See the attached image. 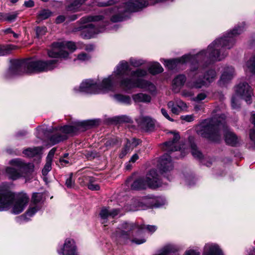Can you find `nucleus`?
<instances>
[{
    "mask_svg": "<svg viewBox=\"0 0 255 255\" xmlns=\"http://www.w3.org/2000/svg\"><path fill=\"white\" fill-rule=\"evenodd\" d=\"M17 13L16 12H12L11 13H8L4 16V19L9 22H12L15 20L17 17Z\"/></svg>",
    "mask_w": 255,
    "mask_h": 255,
    "instance_id": "ea45409f",
    "label": "nucleus"
},
{
    "mask_svg": "<svg viewBox=\"0 0 255 255\" xmlns=\"http://www.w3.org/2000/svg\"><path fill=\"white\" fill-rule=\"evenodd\" d=\"M204 52L198 53L195 55L190 54H185L179 58L171 60H164V65L170 70H177L181 69L183 65L187 62L192 63L193 60L200 57L204 54Z\"/></svg>",
    "mask_w": 255,
    "mask_h": 255,
    "instance_id": "9d476101",
    "label": "nucleus"
},
{
    "mask_svg": "<svg viewBox=\"0 0 255 255\" xmlns=\"http://www.w3.org/2000/svg\"><path fill=\"white\" fill-rule=\"evenodd\" d=\"M99 123L100 120L98 119L89 120L76 122L72 126H65L56 128L50 137L49 140L52 144L54 145L66 139L67 134L84 131L89 128L98 125Z\"/></svg>",
    "mask_w": 255,
    "mask_h": 255,
    "instance_id": "423d86ee",
    "label": "nucleus"
},
{
    "mask_svg": "<svg viewBox=\"0 0 255 255\" xmlns=\"http://www.w3.org/2000/svg\"><path fill=\"white\" fill-rule=\"evenodd\" d=\"M56 148H53L51 149L50 151L49 152V153L46 157V161H48L50 162H52L53 157L54 156V155L55 154V152L56 151Z\"/></svg>",
    "mask_w": 255,
    "mask_h": 255,
    "instance_id": "49530a36",
    "label": "nucleus"
},
{
    "mask_svg": "<svg viewBox=\"0 0 255 255\" xmlns=\"http://www.w3.org/2000/svg\"><path fill=\"white\" fill-rule=\"evenodd\" d=\"M88 180L90 181V183L88 185V187L91 190H98L100 189V186L97 184H95L92 181V178L88 177Z\"/></svg>",
    "mask_w": 255,
    "mask_h": 255,
    "instance_id": "79ce46f5",
    "label": "nucleus"
},
{
    "mask_svg": "<svg viewBox=\"0 0 255 255\" xmlns=\"http://www.w3.org/2000/svg\"><path fill=\"white\" fill-rule=\"evenodd\" d=\"M77 16L75 14L73 15L71 18V20H74L77 18Z\"/></svg>",
    "mask_w": 255,
    "mask_h": 255,
    "instance_id": "0e129e2a",
    "label": "nucleus"
},
{
    "mask_svg": "<svg viewBox=\"0 0 255 255\" xmlns=\"http://www.w3.org/2000/svg\"><path fill=\"white\" fill-rule=\"evenodd\" d=\"M139 143V140L132 138L131 140H128L126 145L131 151L136 147Z\"/></svg>",
    "mask_w": 255,
    "mask_h": 255,
    "instance_id": "72a5a7b5",
    "label": "nucleus"
},
{
    "mask_svg": "<svg viewBox=\"0 0 255 255\" xmlns=\"http://www.w3.org/2000/svg\"><path fill=\"white\" fill-rule=\"evenodd\" d=\"M60 162H61L62 163H64V164H68L69 163V161L67 160H65L64 159H60Z\"/></svg>",
    "mask_w": 255,
    "mask_h": 255,
    "instance_id": "052dcab7",
    "label": "nucleus"
},
{
    "mask_svg": "<svg viewBox=\"0 0 255 255\" xmlns=\"http://www.w3.org/2000/svg\"><path fill=\"white\" fill-rule=\"evenodd\" d=\"M65 19V17L63 15H59L56 19V22L57 23H60L63 22Z\"/></svg>",
    "mask_w": 255,
    "mask_h": 255,
    "instance_id": "6e6d98bb",
    "label": "nucleus"
},
{
    "mask_svg": "<svg viewBox=\"0 0 255 255\" xmlns=\"http://www.w3.org/2000/svg\"><path fill=\"white\" fill-rule=\"evenodd\" d=\"M224 115H216L214 117L204 120L196 128V131L199 135L211 140L217 141L221 137V132L224 133L226 143L232 146H236L240 139L225 124Z\"/></svg>",
    "mask_w": 255,
    "mask_h": 255,
    "instance_id": "7ed1b4c3",
    "label": "nucleus"
},
{
    "mask_svg": "<svg viewBox=\"0 0 255 255\" xmlns=\"http://www.w3.org/2000/svg\"><path fill=\"white\" fill-rule=\"evenodd\" d=\"M139 157L137 154H134L130 159L129 161L132 162L133 163L135 162L138 159Z\"/></svg>",
    "mask_w": 255,
    "mask_h": 255,
    "instance_id": "13d9d810",
    "label": "nucleus"
},
{
    "mask_svg": "<svg viewBox=\"0 0 255 255\" xmlns=\"http://www.w3.org/2000/svg\"><path fill=\"white\" fill-rule=\"evenodd\" d=\"M118 121L121 123H129L131 119L128 116H122L117 118Z\"/></svg>",
    "mask_w": 255,
    "mask_h": 255,
    "instance_id": "a18cd8bd",
    "label": "nucleus"
},
{
    "mask_svg": "<svg viewBox=\"0 0 255 255\" xmlns=\"http://www.w3.org/2000/svg\"><path fill=\"white\" fill-rule=\"evenodd\" d=\"M236 94L244 99L248 104L251 103L252 90L248 83L244 82L239 84L236 88Z\"/></svg>",
    "mask_w": 255,
    "mask_h": 255,
    "instance_id": "4468645a",
    "label": "nucleus"
},
{
    "mask_svg": "<svg viewBox=\"0 0 255 255\" xmlns=\"http://www.w3.org/2000/svg\"><path fill=\"white\" fill-rule=\"evenodd\" d=\"M130 72L131 76L138 78L143 77L147 75V71L145 69L138 68Z\"/></svg>",
    "mask_w": 255,
    "mask_h": 255,
    "instance_id": "473e14b6",
    "label": "nucleus"
},
{
    "mask_svg": "<svg viewBox=\"0 0 255 255\" xmlns=\"http://www.w3.org/2000/svg\"><path fill=\"white\" fill-rule=\"evenodd\" d=\"M117 142V140L114 139V138H112V139H109V140H108L107 141H106V142H105V145L107 146V147H109V146H112L114 144H115Z\"/></svg>",
    "mask_w": 255,
    "mask_h": 255,
    "instance_id": "5fc2aeb1",
    "label": "nucleus"
},
{
    "mask_svg": "<svg viewBox=\"0 0 255 255\" xmlns=\"http://www.w3.org/2000/svg\"><path fill=\"white\" fill-rule=\"evenodd\" d=\"M203 255H222V253L217 245L207 243L204 247Z\"/></svg>",
    "mask_w": 255,
    "mask_h": 255,
    "instance_id": "aec40b11",
    "label": "nucleus"
},
{
    "mask_svg": "<svg viewBox=\"0 0 255 255\" xmlns=\"http://www.w3.org/2000/svg\"><path fill=\"white\" fill-rule=\"evenodd\" d=\"M131 150L128 148V147L125 145L124 148L122 150L121 152L120 153L119 156L120 158H123L128 152Z\"/></svg>",
    "mask_w": 255,
    "mask_h": 255,
    "instance_id": "8fccbe9b",
    "label": "nucleus"
},
{
    "mask_svg": "<svg viewBox=\"0 0 255 255\" xmlns=\"http://www.w3.org/2000/svg\"><path fill=\"white\" fill-rule=\"evenodd\" d=\"M181 119L187 122H191L194 121V117L193 115L182 116Z\"/></svg>",
    "mask_w": 255,
    "mask_h": 255,
    "instance_id": "de8ad7c7",
    "label": "nucleus"
},
{
    "mask_svg": "<svg viewBox=\"0 0 255 255\" xmlns=\"http://www.w3.org/2000/svg\"><path fill=\"white\" fill-rule=\"evenodd\" d=\"M161 112L162 115L166 119H167V120H168L170 121H173V120L170 117V116H169V115L167 113V111L165 109L162 108L161 109Z\"/></svg>",
    "mask_w": 255,
    "mask_h": 255,
    "instance_id": "603ef678",
    "label": "nucleus"
},
{
    "mask_svg": "<svg viewBox=\"0 0 255 255\" xmlns=\"http://www.w3.org/2000/svg\"><path fill=\"white\" fill-rule=\"evenodd\" d=\"M59 60L54 59L48 61L28 59L14 61L9 68L7 76L11 77L23 74H32L46 72L57 67Z\"/></svg>",
    "mask_w": 255,
    "mask_h": 255,
    "instance_id": "39448f33",
    "label": "nucleus"
},
{
    "mask_svg": "<svg viewBox=\"0 0 255 255\" xmlns=\"http://www.w3.org/2000/svg\"><path fill=\"white\" fill-rule=\"evenodd\" d=\"M105 29L104 27L97 28L92 24H88L83 29L84 32H87L83 36L86 38H90L95 34L104 32Z\"/></svg>",
    "mask_w": 255,
    "mask_h": 255,
    "instance_id": "412c9836",
    "label": "nucleus"
},
{
    "mask_svg": "<svg viewBox=\"0 0 255 255\" xmlns=\"http://www.w3.org/2000/svg\"><path fill=\"white\" fill-rule=\"evenodd\" d=\"M9 164L13 167H7L5 168V172L9 178L12 180H16L22 175V172L29 168L32 170L33 165L32 164H26L20 159L16 158L9 161Z\"/></svg>",
    "mask_w": 255,
    "mask_h": 255,
    "instance_id": "1a4fd4ad",
    "label": "nucleus"
},
{
    "mask_svg": "<svg viewBox=\"0 0 255 255\" xmlns=\"http://www.w3.org/2000/svg\"><path fill=\"white\" fill-rule=\"evenodd\" d=\"M128 64L125 61H121L116 67L113 74L103 79L101 83L93 80L87 79L83 81L78 87L74 89L76 93L96 94L104 93L112 91L115 83L119 82L120 87L125 91L135 88H144L148 86L150 90L153 87L148 82L143 80L135 81L130 78H123V76L129 71Z\"/></svg>",
    "mask_w": 255,
    "mask_h": 255,
    "instance_id": "f03ea898",
    "label": "nucleus"
},
{
    "mask_svg": "<svg viewBox=\"0 0 255 255\" xmlns=\"http://www.w3.org/2000/svg\"><path fill=\"white\" fill-rule=\"evenodd\" d=\"M42 147H34L28 148L23 150V153L27 157H32L36 155H40L42 153Z\"/></svg>",
    "mask_w": 255,
    "mask_h": 255,
    "instance_id": "bb28decb",
    "label": "nucleus"
},
{
    "mask_svg": "<svg viewBox=\"0 0 255 255\" xmlns=\"http://www.w3.org/2000/svg\"><path fill=\"white\" fill-rule=\"evenodd\" d=\"M168 108L175 115H179L182 111L186 110L188 107L187 104L179 99H174L173 101L167 103Z\"/></svg>",
    "mask_w": 255,
    "mask_h": 255,
    "instance_id": "f3484780",
    "label": "nucleus"
},
{
    "mask_svg": "<svg viewBox=\"0 0 255 255\" xmlns=\"http://www.w3.org/2000/svg\"><path fill=\"white\" fill-rule=\"evenodd\" d=\"M149 72L152 75H156L163 71V69L158 62H152L148 67Z\"/></svg>",
    "mask_w": 255,
    "mask_h": 255,
    "instance_id": "c85d7f7f",
    "label": "nucleus"
},
{
    "mask_svg": "<svg viewBox=\"0 0 255 255\" xmlns=\"http://www.w3.org/2000/svg\"><path fill=\"white\" fill-rule=\"evenodd\" d=\"M161 186L156 171L152 169L147 173L145 178H139L134 180L131 188L133 190H140L145 189L147 186L155 188Z\"/></svg>",
    "mask_w": 255,
    "mask_h": 255,
    "instance_id": "0eeeda50",
    "label": "nucleus"
},
{
    "mask_svg": "<svg viewBox=\"0 0 255 255\" xmlns=\"http://www.w3.org/2000/svg\"><path fill=\"white\" fill-rule=\"evenodd\" d=\"M180 136L179 134L174 133L172 140L164 143L162 145V149L168 152L180 150L181 147L179 146L178 142Z\"/></svg>",
    "mask_w": 255,
    "mask_h": 255,
    "instance_id": "a211bd4d",
    "label": "nucleus"
},
{
    "mask_svg": "<svg viewBox=\"0 0 255 255\" xmlns=\"http://www.w3.org/2000/svg\"><path fill=\"white\" fill-rule=\"evenodd\" d=\"M141 125L146 130H151L154 126V120L149 117H141L140 118Z\"/></svg>",
    "mask_w": 255,
    "mask_h": 255,
    "instance_id": "cd10ccee",
    "label": "nucleus"
},
{
    "mask_svg": "<svg viewBox=\"0 0 255 255\" xmlns=\"http://www.w3.org/2000/svg\"><path fill=\"white\" fill-rule=\"evenodd\" d=\"M246 70H249L251 72L255 74V54L246 63L245 65Z\"/></svg>",
    "mask_w": 255,
    "mask_h": 255,
    "instance_id": "7c9ffc66",
    "label": "nucleus"
},
{
    "mask_svg": "<svg viewBox=\"0 0 255 255\" xmlns=\"http://www.w3.org/2000/svg\"><path fill=\"white\" fill-rule=\"evenodd\" d=\"M65 184L68 188H72L74 185V181L72 179V174L66 179Z\"/></svg>",
    "mask_w": 255,
    "mask_h": 255,
    "instance_id": "c03bdc74",
    "label": "nucleus"
},
{
    "mask_svg": "<svg viewBox=\"0 0 255 255\" xmlns=\"http://www.w3.org/2000/svg\"><path fill=\"white\" fill-rule=\"evenodd\" d=\"M51 15V12L48 9L41 10L38 14V19L44 20L48 18Z\"/></svg>",
    "mask_w": 255,
    "mask_h": 255,
    "instance_id": "f704fd0d",
    "label": "nucleus"
},
{
    "mask_svg": "<svg viewBox=\"0 0 255 255\" xmlns=\"http://www.w3.org/2000/svg\"><path fill=\"white\" fill-rule=\"evenodd\" d=\"M234 75V70L232 66L225 67L221 76V83L224 84L228 82L233 78Z\"/></svg>",
    "mask_w": 255,
    "mask_h": 255,
    "instance_id": "5701e85b",
    "label": "nucleus"
},
{
    "mask_svg": "<svg viewBox=\"0 0 255 255\" xmlns=\"http://www.w3.org/2000/svg\"><path fill=\"white\" fill-rule=\"evenodd\" d=\"M207 97V95L204 93H201L199 94L196 97L193 99V100L195 102H200Z\"/></svg>",
    "mask_w": 255,
    "mask_h": 255,
    "instance_id": "37998d69",
    "label": "nucleus"
},
{
    "mask_svg": "<svg viewBox=\"0 0 255 255\" xmlns=\"http://www.w3.org/2000/svg\"><path fill=\"white\" fill-rule=\"evenodd\" d=\"M24 5L27 7H31L34 5V2L31 0H29L24 2Z\"/></svg>",
    "mask_w": 255,
    "mask_h": 255,
    "instance_id": "4d7b16f0",
    "label": "nucleus"
},
{
    "mask_svg": "<svg viewBox=\"0 0 255 255\" xmlns=\"http://www.w3.org/2000/svg\"><path fill=\"white\" fill-rule=\"evenodd\" d=\"M245 23L241 26L235 27L232 31L227 33L223 37L216 39L208 47L206 50H202L199 53L204 52L200 57L193 60L191 65V71L196 74L204 73L203 78L188 81L186 86L190 88L199 89L203 87H207L212 83L217 77V73L213 69H207L206 65L202 63V61H220L224 59L227 55V49L232 48L235 43V37L240 34L244 30Z\"/></svg>",
    "mask_w": 255,
    "mask_h": 255,
    "instance_id": "f257e3e1",
    "label": "nucleus"
},
{
    "mask_svg": "<svg viewBox=\"0 0 255 255\" xmlns=\"http://www.w3.org/2000/svg\"><path fill=\"white\" fill-rule=\"evenodd\" d=\"M186 80V77L184 75L177 76L172 81L173 90L175 92H178L184 84Z\"/></svg>",
    "mask_w": 255,
    "mask_h": 255,
    "instance_id": "b1692460",
    "label": "nucleus"
},
{
    "mask_svg": "<svg viewBox=\"0 0 255 255\" xmlns=\"http://www.w3.org/2000/svg\"><path fill=\"white\" fill-rule=\"evenodd\" d=\"M114 98L117 101L124 104H130L131 103V99L128 96L116 94L114 96Z\"/></svg>",
    "mask_w": 255,
    "mask_h": 255,
    "instance_id": "2f4dec72",
    "label": "nucleus"
},
{
    "mask_svg": "<svg viewBox=\"0 0 255 255\" xmlns=\"http://www.w3.org/2000/svg\"><path fill=\"white\" fill-rule=\"evenodd\" d=\"M12 32V30L10 28L6 29L5 30V32L6 33H7V34H8V33H11Z\"/></svg>",
    "mask_w": 255,
    "mask_h": 255,
    "instance_id": "e2e57ef3",
    "label": "nucleus"
},
{
    "mask_svg": "<svg viewBox=\"0 0 255 255\" xmlns=\"http://www.w3.org/2000/svg\"><path fill=\"white\" fill-rule=\"evenodd\" d=\"M42 194L39 193H34L32 197L31 201L34 206L33 207H30L25 215L17 217V222L19 223H22L23 222L28 221L29 220V217L33 216L35 213L40 209V207L37 204L42 201Z\"/></svg>",
    "mask_w": 255,
    "mask_h": 255,
    "instance_id": "9b49d317",
    "label": "nucleus"
},
{
    "mask_svg": "<svg viewBox=\"0 0 255 255\" xmlns=\"http://www.w3.org/2000/svg\"><path fill=\"white\" fill-rule=\"evenodd\" d=\"M157 229V227L154 225H139L136 223L124 222L113 235V238L120 243L126 244L131 242L132 243L140 245L146 242L144 237H139L140 234L145 231L152 234Z\"/></svg>",
    "mask_w": 255,
    "mask_h": 255,
    "instance_id": "20e7f679",
    "label": "nucleus"
},
{
    "mask_svg": "<svg viewBox=\"0 0 255 255\" xmlns=\"http://www.w3.org/2000/svg\"><path fill=\"white\" fill-rule=\"evenodd\" d=\"M252 123L254 125V127L249 131V137L250 139L249 143L250 148H255V114H253L251 117Z\"/></svg>",
    "mask_w": 255,
    "mask_h": 255,
    "instance_id": "a878e982",
    "label": "nucleus"
},
{
    "mask_svg": "<svg viewBox=\"0 0 255 255\" xmlns=\"http://www.w3.org/2000/svg\"><path fill=\"white\" fill-rule=\"evenodd\" d=\"M119 213V210L118 209H110L109 208H103L100 213L101 219L103 220V223L105 222V220L110 217L114 218L117 216Z\"/></svg>",
    "mask_w": 255,
    "mask_h": 255,
    "instance_id": "4be33fe9",
    "label": "nucleus"
},
{
    "mask_svg": "<svg viewBox=\"0 0 255 255\" xmlns=\"http://www.w3.org/2000/svg\"><path fill=\"white\" fill-rule=\"evenodd\" d=\"M14 199V194L6 187L0 186V211L8 210Z\"/></svg>",
    "mask_w": 255,
    "mask_h": 255,
    "instance_id": "f8f14e48",
    "label": "nucleus"
},
{
    "mask_svg": "<svg viewBox=\"0 0 255 255\" xmlns=\"http://www.w3.org/2000/svg\"><path fill=\"white\" fill-rule=\"evenodd\" d=\"M28 197L26 194H19L12 206L11 212L14 214H18L22 212L28 202Z\"/></svg>",
    "mask_w": 255,
    "mask_h": 255,
    "instance_id": "dca6fc26",
    "label": "nucleus"
},
{
    "mask_svg": "<svg viewBox=\"0 0 255 255\" xmlns=\"http://www.w3.org/2000/svg\"><path fill=\"white\" fill-rule=\"evenodd\" d=\"M93 49H94V47L92 45L87 46L86 48V49L87 50H92Z\"/></svg>",
    "mask_w": 255,
    "mask_h": 255,
    "instance_id": "680f3d73",
    "label": "nucleus"
},
{
    "mask_svg": "<svg viewBox=\"0 0 255 255\" xmlns=\"http://www.w3.org/2000/svg\"><path fill=\"white\" fill-rule=\"evenodd\" d=\"M248 255H255V249H253L250 251Z\"/></svg>",
    "mask_w": 255,
    "mask_h": 255,
    "instance_id": "bf43d9fd",
    "label": "nucleus"
},
{
    "mask_svg": "<svg viewBox=\"0 0 255 255\" xmlns=\"http://www.w3.org/2000/svg\"><path fill=\"white\" fill-rule=\"evenodd\" d=\"M91 57L88 54L82 53L79 54L77 56V59H75L74 61L78 60L80 62H85L90 60Z\"/></svg>",
    "mask_w": 255,
    "mask_h": 255,
    "instance_id": "4c0bfd02",
    "label": "nucleus"
},
{
    "mask_svg": "<svg viewBox=\"0 0 255 255\" xmlns=\"http://www.w3.org/2000/svg\"><path fill=\"white\" fill-rule=\"evenodd\" d=\"M185 255H200V253L193 250H189L186 251Z\"/></svg>",
    "mask_w": 255,
    "mask_h": 255,
    "instance_id": "864d4df0",
    "label": "nucleus"
},
{
    "mask_svg": "<svg viewBox=\"0 0 255 255\" xmlns=\"http://www.w3.org/2000/svg\"><path fill=\"white\" fill-rule=\"evenodd\" d=\"M51 163H52V162L46 161V163L42 170V174L44 176L48 174V173L51 170Z\"/></svg>",
    "mask_w": 255,
    "mask_h": 255,
    "instance_id": "a19ab883",
    "label": "nucleus"
},
{
    "mask_svg": "<svg viewBox=\"0 0 255 255\" xmlns=\"http://www.w3.org/2000/svg\"><path fill=\"white\" fill-rule=\"evenodd\" d=\"M18 1V0H11V2L12 3H15Z\"/></svg>",
    "mask_w": 255,
    "mask_h": 255,
    "instance_id": "338daca9",
    "label": "nucleus"
},
{
    "mask_svg": "<svg viewBox=\"0 0 255 255\" xmlns=\"http://www.w3.org/2000/svg\"><path fill=\"white\" fill-rule=\"evenodd\" d=\"M11 34H12L13 35V36L15 38H17L18 37V34L15 33V32H14L13 31H12L11 32Z\"/></svg>",
    "mask_w": 255,
    "mask_h": 255,
    "instance_id": "69168bd1",
    "label": "nucleus"
},
{
    "mask_svg": "<svg viewBox=\"0 0 255 255\" xmlns=\"http://www.w3.org/2000/svg\"><path fill=\"white\" fill-rule=\"evenodd\" d=\"M124 61H125V60H124ZM126 62H127V63L128 64L129 70L127 72V74H126V75H125L123 76V78H124V79L128 78V77H126V76H128L129 73L131 71V68L129 67V64L131 66H133L134 67H139V66L143 65L145 63V61L144 60H142L141 59H137V58H133V57H131V58H130L129 59L128 62L126 61ZM129 78L130 79H132L133 80H134L135 81H137L138 80H143V81H145L148 82L150 84H151V85L153 86L154 88H153V89L152 90L149 89H150V87H148V86H146V87L144 88H139L141 89H143V90H144L145 91H148V92H149V93H150L152 95L156 94V87L151 82H150L149 81H147V80H146L141 79H134L132 78Z\"/></svg>",
    "mask_w": 255,
    "mask_h": 255,
    "instance_id": "ddd939ff",
    "label": "nucleus"
},
{
    "mask_svg": "<svg viewBox=\"0 0 255 255\" xmlns=\"http://www.w3.org/2000/svg\"><path fill=\"white\" fill-rule=\"evenodd\" d=\"M86 0H74L67 6V9L68 11H71L74 12L79 11L80 10V8L81 5Z\"/></svg>",
    "mask_w": 255,
    "mask_h": 255,
    "instance_id": "c756f323",
    "label": "nucleus"
},
{
    "mask_svg": "<svg viewBox=\"0 0 255 255\" xmlns=\"http://www.w3.org/2000/svg\"><path fill=\"white\" fill-rule=\"evenodd\" d=\"M36 37L40 38L42 35H44L47 29L46 27H37L35 29Z\"/></svg>",
    "mask_w": 255,
    "mask_h": 255,
    "instance_id": "58836bf2",
    "label": "nucleus"
},
{
    "mask_svg": "<svg viewBox=\"0 0 255 255\" xmlns=\"http://www.w3.org/2000/svg\"><path fill=\"white\" fill-rule=\"evenodd\" d=\"M191 153L195 158L198 159H201L203 156L202 153L198 150L196 146L194 144L191 145Z\"/></svg>",
    "mask_w": 255,
    "mask_h": 255,
    "instance_id": "c9c22d12",
    "label": "nucleus"
},
{
    "mask_svg": "<svg viewBox=\"0 0 255 255\" xmlns=\"http://www.w3.org/2000/svg\"><path fill=\"white\" fill-rule=\"evenodd\" d=\"M68 155V154H67V153L65 154L64 157H66Z\"/></svg>",
    "mask_w": 255,
    "mask_h": 255,
    "instance_id": "774afa93",
    "label": "nucleus"
},
{
    "mask_svg": "<svg viewBox=\"0 0 255 255\" xmlns=\"http://www.w3.org/2000/svg\"><path fill=\"white\" fill-rule=\"evenodd\" d=\"M158 167L162 172H166L171 170L173 168V165L171 159V156L167 153L161 156L159 161Z\"/></svg>",
    "mask_w": 255,
    "mask_h": 255,
    "instance_id": "6ab92c4d",
    "label": "nucleus"
},
{
    "mask_svg": "<svg viewBox=\"0 0 255 255\" xmlns=\"http://www.w3.org/2000/svg\"><path fill=\"white\" fill-rule=\"evenodd\" d=\"M12 49L11 46H0V56L8 54Z\"/></svg>",
    "mask_w": 255,
    "mask_h": 255,
    "instance_id": "e433bc0d",
    "label": "nucleus"
},
{
    "mask_svg": "<svg viewBox=\"0 0 255 255\" xmlns=\"http://www.w3.org/2000/svg\"><path fill=\"white\" fill-rule=\"evenodd\" d=\"M133 101L136 103H149L151 101V97L146 94L139 93L132 96Z\"/></svg>",
    "mask_w": 255,
    "mask_h": 255,
    "instance_id": "393cba45",
    "label": "nucleus"
},
{
    "mask_svg": "<svg viewBox=\"0 0 255 255\" xmlns=\"http://www.w3.org/2000/svg\"><path fill=\"white\" fill-rule=\"evenodd\" d=\"M181 95L183 97H191L193 95V93L191 90H184L181 92Z\"/></svg>",
    "mask_w": 255,
    "mask_h": 255,
    "instance_id": "09e8293b",
    "label": "nucleus"
},
{
    "mask_svg": "<svg viewBox=\"0 0 255 255\" xmlns=\"http://www.w3.org/2000/svg\"><path fill=\"white\" fill-rule=\"evenodd\" d=\"M76 48L75 44L71 41H61L53 43L51 49L48 50V56L51 58H66L68 53L66 51L69 49L71 51Z\"/></svg>",
    "mask_w": 255,
    "mask_h": 255,
    "instance_id": "6e6552de",
    "label": "nucleus"
},
{
    "mask_svg": "<svg viewBox=\"0 0 255 255\" xmlns=\"http://www.w3.org/2000/svg\"><path fill=\"white\" fill-rule=\"evenodd\" d=\"M231 101L232 107L233 109H237L239 107L238 100L237 99L236 96H234L232 97Z\"/></svg>",
    "mask_w": 255,
    "mask_h": 255,
    "instance_id": "3c124183",
    "label": "nucleus"
},
{
    "mask_svg": "<svg viewBox=\"0 0 255 255\" xmlns=\"http://www.w3.org/2000/svg\"><path fill=\"white\" fill-rule=\"evenodd\" d=\"M57 252L59 255H79L75 242L70 239L65 240L63 247Z\"/></svg>",
    "mask_w": 255,
    "mask_h": 255,
    "instance_id": "2eb2a0df",
    "label": "nucleus"
}]
</instances>
